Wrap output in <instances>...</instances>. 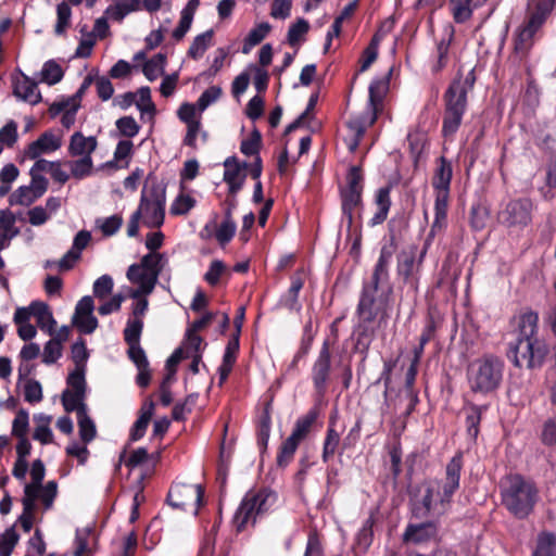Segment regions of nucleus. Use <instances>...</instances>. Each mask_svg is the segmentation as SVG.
Masks as SVG:
<instances>
[{"mask_svg": "<svg viewBox=\"0 0 556 556\" xmlns=\"http://www.w3.org/2000/svg\"><path fill=\"white\" fill-rule=\"evenodd\" d=\"M395 225H396V220L395 219H391L389 222L390 244L383 245L381 248L380 255H379L378 262L376 264V265H378L380 267H383L386 269H388V266H389V263L391 261V257H392L393 253L396 250Z\"/></svg>", "mask_w": 556, "mask_h": 556, "instance_id": "obj_26", "label": "nucleus"}, {"mask_svg": "<svg viewBox=\"0 0 556 556\" xmlns=\"http://www.w3.org/2000/svg\"><path fill=\"white\" fill-rule=\"evenodd\" d=\"M36 192L30 186L20 187L10 197L11 204L30 205L39 197H35Z\"/></svg>", "mask_w": 556, "mask_h": 556, "instance_id": "obj_41", "label": "nucleus"}, {"mask_svg": "<svg viewBox=\"0 0 556 556\" xmlns=\"http://www.w3.org/2000/svg\"><path fill=\"white\" fill-rule=\"evenodd\" d=\"M85 397L86 395H76V392H73L71 389H65L61 396L64 410L67 413L76 412L77 416L80 414L81 407L87 412Z\"/></svg>", "mask_w": 556, "mask_h": 556, "instance_id": "obj_29", "label": "nucleus"}, {"mask_svg": "<svg viewBox=\"0 0 556 556\" xmlns=\"http://www.w3.org/2000/svg\"><path fill=\"white\" fill-rule=\"evenodd\" d=\"M92 533L90 528L78 529L76 531V548L74 551V556H84L91 553L89 547V539Z\"/></svg>", "mask_w": 556, "mask_h": 556, "instance_id": "obj_40", "label": "nucleus"}, {"mask_svg": "<svg viewBox=\"0 0 556 556\" xmlns=\"http://www.w3.org/2000/svg\"><path fill=\"white\" fill-rule=\"evenodd\" d=\"M275 503L276 495L271 491L262 490L256 493H248L235 515L233 522L237 531H243L250 520L254 525L256 518L270 510Z\"/></svg>", "mask_w": 556, "mask_h": 556, "instance_id": "obj_7", "label": "nucleus"}, {"mask_svg": "<svg viewBox=\"0 0 556 556\" xmlns=\"http://www.w3.org/2000/svg\"><path fill=\"white\" fill-rule=\"evenodd\" d=\"M541 438L545 445L556 444V419H548L545 421Z\"/></svg>", "mask_w": 556, "mask_h": 556, "instance_id": "obj_64", "label": "nucleus"}, {"mask_svg": "<svg viewBox=\"0 0 556 556\" xmlns=\"http://www.w3.org/2000/svg\"><path fill=\"white\" fill-rule=\"evenodd\" d=\"M37 420L40 422L35 428L33 438L39 441L42 444H49L52 442L53 434L51 429L49 428V422L51 420L50 416L40 415Z\"/></svg>", "mask_w": 556, "mask_h": 556, "instance_id": "obj_37", "label": "nucleus"}, {"mask_svg": "<svg viewBox=\"0 0 556 556\" xmlns=\"http://www.w3.org/2000/svg\"><path fill=\"white\" fill-rule=\"evenodd\" d=\"M66 382L72 388L71 390L76 392V395H86L85 367H75L68 375Z\"/></svg>", "mask_w": 556, "mask_h": 556, "instance_id": "obj_36", "label": "nucleus"}, {"mask_svg": "<svg viewBox=\"0 0 556 556\" xmlns=\"http://www.w3.org/2000/svg\"><path fill=\"white\" fill-rule=\"evenodd\" d=\"M452 164L446 157L440 156L439 165L432 178V186L435 190L450 191L452 180Z\"/></svg>", "mask_w": 556, "mask_h": 556, "instance_id": "obj_24", "label": "nucleus"}, {"mask_svg": "<svg viewBox=\"0 0 556 556\" xmlns=\"http://www.w3.org/2000/svg\"><path fill=\"white\" fill-rule=\"evenodd\" d=\"M392 289L376 291L363 289L359 303L357 305V314L363 323H372L376 318L384 320L388 316V305Z\"/></svg>", "mask_w": 556, "mask_h": 556, "instance_id": "obj_9", "label": "nucleus"}, {"mask_svg": "<svg viewBox=\"0 0 556 556\" xmlns=\"http://www.w3.org/2000/svg\"><path fill=\"white\" fill-rule=\"evenodd\" d=\"M78 427H79V437L81 441L87 444L91 442L97 434L96 425L93 420L89 417L88 413L80 408V414L77 416Z\"/></svg>", "mask_w": 556, "mask_h": 556, "instance_id": "obj_30", "label": "nucleus"}, {"mask_svg": "<svg viewBox=\"0 0 556 556\" xmlns=\"http://www.w3.org/2000/svg\"><path fill=\"white\" fill-rule=\"evenodd\" d=\"M92 159L90 155L81 156L72 163V175L77 179L88 176L92 170Z\"/></svg>", "mask_w": 556, "mask_h": 556, "instance_id": "obj_46", "label": "nucleus"}, {"mask_svg": "<svg viewBox=\"0 0 556 556\" xmlns=\"http://www.w3.org/2000/svg\"><path fill=\"white\" fill-rule=\"evenodd\" d=\"M539 315L531 309L522 313L517 321V338L510 342L507 357L514 366L528 369L541 368L548 353L546 343L538 338Z\"/></svg>", "mask_w": 556, "mask_h": 556, "instance_id": "obj_1", "label": "nucleus"}, {"mask_svg": "<svg viewBox=\"0 0 556 556\" xmlns=\"http://www.w3.org/2000/svg\"><path fill=\"white\" fill-rule=\"evenodd\" d=\"M127 278L132 282V283H138L140 287H142L143 289V292L146 294H150L151 292H148L146 290V283H147V280L150 278V276L148 275V273L142 268V266L140 264H132L128 267V270H127Z\"/></svg>", "mask_w": 556, "mask_h": 556, "instance_id": "obj_47", "label": "nucleus"}, {"mask_svg": "<svg viewBox=\"0 0 556 556\" xmlns=\"http://www.w3.org/2000/svg\"><path fill=\"white\" fill-rule=\"evenodd\" d=\"M166 64V54L157 53L152 59L148 60L142 67L144 76L150 80H155L160 75L164 74V66Z\"/></svg>", "mask_w": 556, "mask_h": 556, "instance_id": "obj_27", "label": "nucleus"}, {"mask_svg": "<svg viewBox=\"0 0 556 556\" xmlns=\"http://www.w3.org/2000/svg\"><path fill=\"white\" fill-rule=\"evenodd\" d=\"M388 269L376 265L370 280L364 285L363 289L379 292V285L383 281H388Z\"/></svg>", "mask_w": 556, "mask_h": 556, "instance_id": "obj_52", "label": "nucleus"}, {"mask_svg": "<svg viewBox=\"0 0 556 556\" xmlns=\"http://www.w3.org/2000/svg\"><path fill=\"white\" fill-rule=\"evenodd\" d=\"M236 232V224L233 220H225L220 224L219 228L216 231L217 241L224 245L228 243Z\"/></svg>", "mask_w": 556, "mask_h": 556, "instance_id": "obj_57", "label": "nucleus"}, {"mask_svg": "<svg viewBox=\"0 0 556 556\" xmlns=\"http://www.w3.org/2000/svg\"><path fill=\"white\" fill-rule=\"evenodd\" d=\"M27 430L28 413L25 409L21 408L13 420L12 434L14 437H24L26 435Z\"/></svg>", "mask_w": 556, "mask_h": 556, "instance_id": "obj_55", "label": "nucleus"}, {"mask_svg": "<svg viewBox=\"0 0 556 556\" xmlns=\"http://www.w3.org/2000/svg\"><path fill=\"white\" fill-rule=\"evenodd\" d=\"M13 93L30 104H37L41 100V93L37 90V83L23 75L22 80L13 81Z\"/></svg>", "mask_w": 556, "mask_h": 556, "instance_id": "obj_22", "label": "nucleus"}, {"mask_svg": "<svg viewBox=\"0 0 556 556\" xmlns=\"http://www.w3.org/2000/svg\"><path fill=\"white\" fill-rule=\"evenodd\" d=\"M434 488L424 482L420 486H416L409 491L412 514L416 519H425L429 516L432 505Z\"/></svg>", "mask_w": 556, "mask_h": 556, "instance_id": "obj_14", "label": "nucleus"}, {"mask_svg": "<svg viewBox=\"0 0 556 556\" xmlns=\"http://www.w3.org/2000/svg\"><path fill=\"white\" fill-rule=\"evenodd\" d=\"M143 328L141 319H129L124 330V339L127 344H138Z\"/></svg>", "mask_w": 556, "mask_h": 556, "instance_id": "obj_42", "label": "nucleus"}, {"mask_svg": "<svg viewBox=\"0 0 556 556\" xmlns=\"http://www.w3.org/2000/svg\"><path fill=\"white\" fill-rule=\"evenodd\" d=\"M64 72L59 63L54 60H49L43 64L41 71V79L48 85H54L61 81Z\"/></svg>", "mask_w": 556, "mask_h": 556, "instance_id": "obj_35", "label": "nucleus"}, {"mask_svg": "<svg viewBox=\"0 0 556 556\" xmlns=\"http://www.w3.org/2000/svg\"><path fill=\"white\" fill-rule=\"evenodd\" d=\"M448 192L450 191L437 190L434 204L435 219L431 227V232H433L437 227L441 228L442 223L446 219Z\"/></svg>", "mask_w": 556, "mask_h": 556, "instance_id": "obj_34", "label": "nucleus"}, {"mask_svg": "<svg viewBox=\"0 0 556 556\" xmlns=\"http://www.w3.org/2000/svg\"><path fill=\"white\" fill-rule=\"evenodd\" d=\"M263 141H262V134L257 128H254L251 131V135L248 139H244L241 141L240 144V151L245 156H260V150L262 148Z\"/></svg>", "mask_w": 556, "mask_h": 556, "instance_id": "obj_33", "label": "nucleus"}, {"mask_svg": "<svg viewBox=\"0 0 556 556\" xmlns=\"http://www.w3.org/2000/svg\"><path fill=\"white\" fill-rule=\"evenodd\" d=\"M31 483L25 485L23 506H26V510H34L36 505L35 502L39 497V492L42 488V480L45 478V465L41 459L33 462L31 469Z\"/></svg>", "mask_w": 556, "mask_h": 556, "instance_id": "obj_15", "label": "nucleus"}, {"mask_svg": "<svg viewBox=\"0 0 556 556\" xmlns=\"http://www.w3.org/2000/svg\"><path fill=\"white\" fill-rule=\"evenodd\" d=\"M140 265L150 276L144 286L146 290L152 292L164 268L165 256L162 253H148L141 258Z\"/></svg>", "mask_w": 556, "mask_h": 556, "instance_id": "obj_18", "label": "nucleus"}, {"mask_svg": "<svg viewBox=\"0 0 556 556\" xmlns=\"http://www.w3.org/2000/svg\"><path fill=\"white\" fill-rule=\"evenodd\" d=\"M330 365L331 354L329 350V343L325 341L319 352L318 358L313 367V380L319 394L324 393L325 391L326 382L330 372Z\"/></svg>", "mask_w": 556, "mask_h": 556, "instance_id": "obj_16", "label": "nucleus"}, {"mask_svg": "<svg viewBox=\"0 0 556 556\" xmlns=\"http://www.w3.org/2000/svg\"><path fill=\"white\" fill-rule=\"evenodd\" d=\"M222 94V88L218 86L208 87L199 98L197 104L201 111H204L212 102L216 101Z\"/></svg>", "mask_w": 556, "mask_h": 556, "instance_id": "obj_61", "label": "nucleus"}, {"mask_svg": "<svg viewBox=\"0 0 556 556\" xmlns=\"http://www.w3.org/2000/svg\"><path fill=\"white\" fill-rule=\"evenodd\" d=\"M113 290V279L109 275H103L98 278L93 283V294L96 298L102 300L111 294Z\"/></svg>", "mask_w": 556, "mask_h": 556, "instance_id": "obj_50", "label": "nucleus"}, {"mask_svg": "<svg viewBox=\"0 0 556 556\" xmlns=\"http://www.w3.org/2000/svg\"><path fill=\"white\" fill-rule=\"evenodd\" d=\"M363 175L359 166H351L346 175V187L341 189L342 212L349 227L353 224V210L362 204Z\"/></svg>", "mask_w": 556, "mask_h": 556, "instance_id": "obj_11", "label": "nucleus"}, {"mask_svg": "<svg viewBox=\"0 0 556 556\" xmlns=\"http://www.w3.org/2000/svg\"><path fill=\"white\" fill-rule=\"evenodd\" d=\"M318 415V409L313 408L296 420L291 435L287 438L280 446V452L277 457V465L279 467L283 468L291 462L300 442L307 437Z\"/></svg>", "mask_w": 556, "mask_h": 556, "instance_id": "obj_8", "label": "nucleus"}, {"mask_svg": "<svg viewBox=\"0 0 556 556\" xmlns=\"http://www.w3.org/2000/svg\"><path fill=\"white\" fill-rule=\"evenodd\" d=\"M116 127L121 135L128 138L135 137L140 129V126L137 124L132 116H123L118 118L116 121Z\"/></svg>", "mask_w": 556, "mask_h": 556, "instance_id": "obj_48", "label": "nucleus"}, {"mask_svg": "<svg viewBox=\"0 0 556 556\" xmlns=\"http://www.w3.org/2000/svg\"><path fill=\"white\" fill-rule=\"evenodd\" d=\"M97 146L98 141L96 137H85L81 132L76 131L71 137L68 152L72 156H91Z\"/></svg>", "mask_w": 556, "mask_h": 556, "instance_id": "obj_21", "label": "nucleus"}, {"mask_svg": "<svg viewBox=\"0 0 556 556\" xmlns=\"http://www.w3.org/2000/svg\"><path fill=\"white\" fill-rule=\"evenodd\" d=\"M72 324L79 329L80 332L89 334L98 327V319L94 316H73Z\"/></svg>", "mask_w": 556, "mask_h": 556, "instance_id": "obj_56", "label": "nucleus"}, {"mask_svg": "<svg viewBox=\"0 0 556 556\" xmlns=\"http://www.w3.org/2000/svg\"><path fill=\"white\" fill-rule=\"evenodd\" d=\"M62 356V345L59 340H49L42 353V363L47 365L54 364Z\"/></svg>", "mask_w": 556, "mask_h": 556, "instance_id": "obj_44", "label": "nucleus"}, {"mask_svg": "<svg viewBox=\"0 0 556 556\" xmlns=\"http://www.w3.org/2000/svg\"><path fill=\"white\" fill-rule=\"evenodd\" d=\"M195 205V200L188 194H180L170 206L173 215H185Z\"/></svg>", "mask_w": 556, "mask_h": 556, "instance_id": "obj_49", "label": "nucleus"}, {"mask_svg": "<svg viewBox=\"0 0 556 556\" xmlns=\"http://www.w3.org/2000/svg\"><path fill=\"white\" fill-rule=\"evenodd\" d=\"M533 203L528 198L509 201L498 213V219L507 227H526L532 220Z\"/></svg>", "mask_w": 556, "mask_h": 556, "instance_id": "obj_13", "label": "nucleus"}, {"mask_svg": "<svg viewBox=\"0 0 556 556\" xmlns=\"http://www.w3.org/2000/svg\"><path fill=\"white\" fill-rule=\"evenodd\" d=\"M270 29H271V26L267 22H263V23L258 24L247 36L248 45L256 46V45L261 43L263 41V39L268 35Z\"/></svg>", "mask_w": 556, "mask_h": 556, "instance_id": "obj_58", "label": "nucleus"}, {"mask_svg": "<svg viewBox=\"0 0 556 556\" xmlns=\"http://www.w3.org/2000/svg\"><path fill=\"white\" fill-rule=\"evenodd\" d=\"M555 554L556 535L551 532H542L539 534L533 556H555Z\"/></svg>", "mask_w": 556, "mask_h": 556, "instance_id": "obj_31", "label": "nucleus"}, {"mask_svg": "<svg viewBox=\"0 0 556 556\" xmlns=\"http://www.w3.org/2000/svg\"><path fill=\"white\" fill-rule=\"evenodd\" d=\"M224 166L226 168L224 173V181L230 182L240 179V177L244 174L242 172L248 169L249 163H240L236 156H229L224 162Z\"/></svg>", "mask_w": 556, "mask_h": 556, "instance_id": "obj_32", "label": "nucleus"}, {"mask_svg": "<svg viewBox=\"0 0 556 556\" xmlns=\"http://www.w3.org/2000/svg\"><path fill=\"white\" fill-rule=\"evenodd\" d=\"M419 265L416 264L414 252H402L397 257V275L414 290L418 287Z\"/></svg>", "mask_w": 556, "mask_h": 556, "instance_id": "obj_17", "label": "nucleus"}, {"mask_svg": "<svg viewBox=\"0 0 556 556\" xmlns=\"http://www.w3.org/2000/svg\"><path fill=\"white\" fill-rule=\"evenodd\" d=\"M225 269H226V266L222 261L214 260L211 263L207 273L204 275V279L206 280V282L208 285L215 286L218 283L219 278H220L222 274L225 271Z\"/></svg>", "mask_w": 556, "mask_h": 556, "instance_id": "obj_62", "label": "nucleus"}, {"mask_svg": "<svg viewBox=\"0 0 556 556\" xmlns=\"http://www.w3.org/2000/svg\"><path fill=\"white\" fill-rule=\"evenodd\" d=\"M504 506L517 518H526L533 509L538 497L535 485L520 475L507 477V486L502 492Z\"/></svg>", "mask_w": 556, "mask_h": 556, "instance_id": "obj_3", "label": "nucleus"}, {"mask_svg": "<svg viewBox=\"0 0 556 556\" xmlns=\"http://www.w3.org/2000/svg\"><path fill=\"white\" fill-rule=\"evenodd\" d=\"M56 494L58 483L55 481H49L45 486L41 488L39 495L46 509L52 507Z\"/></svg>", "mask_w": 556, "mask_h": 556, "instance_id": "obj_63", "label": "nucleus"}, {"mask_svg": "<svg viewBox=\"0 0 556 556\" xmlns=\"http://www.w3.org/2000/svg\"><path fill=\"white\" fill-rule=\"evenodd\" d=\"M435 534L437 526L433 521H426L418 525L409 523L403 534V541L421 543L430 540Z\"/></svg>", "mask_w": 556, "mask_h": 556, "instance_id": "obj_20", "label": "nucleus"}, {"mask_svg": "<svg viewBox=\"0 0 556 556\" xmlns=\"http://www.w3.org/2000/svg\"><path fill=\"white\" fill-rule=\"evenodd\" d=\"M24 397L29 403H38L42 400L41 384L34 379L26 381L24 386Z\"/></svg>", "mask_w": 556, "mask_h": 556, "instance_id": "obj_53", "label": "nucleus"}, {"mask_svg": "<svg viewBox=\"0 0 556 556\" xmlns=\"http://www.w3.org/2000/svg\"><path fill=\"white\" fill-rule=\"evenodd\" d=\"M339 442H340L339 433L334 429L329 428L327 431L325 443H324V451H323L324 462H327L329 459V457L333 456V454L339 445Z\"/></svg>", "mask_w": 556, "mask_h": 556, "instance_id": "obj_51", "label": "nucleus"}, {"mask_svg": "<svg viewBox=\"0 0 556 556\" xmlns=\"http://www.w3.org/2000/svg\"><path fill=\"white\" fill-rule=\"evenodd\" d=\"M391 75L392 68L389 70L384 78L376 79L369 86V110L371 111V116L369 118L364 115L356 116L346 123L350 130L354 134L353 143L350 146L351 151L356 150L367 127L374 125L377 121L378 113L382 110V101L388 91Z\"/></svg>", "mask_w": 556, "mask_h": 556, "instance_id": "obj_6", "label": "nucleus"}, {"mask_svg": "<svg viewBox=\"0 0 556 556\" xmlns=\"http://www.w3.org/2000/svg\"><path fill=\"white\" fill-rule=\"evenodd\" d=\"M214 31L213 29H208L203 34L198 35L193 41L191 42L189 49H188V56L197 60L201 58L206 49L208 48L212 38H213Z\"/></svg>", "mask_w": 556, "mask_h": 556, "instance_id": "obj_28", "label": "nucleus"}, {"mask_svg": "<svg viewBox=\"0 0 556 556\" xmlns=\"http://www.w3.org/2000/svg\"><path fill=\"white\" fill-rule=\"evenodd\" d=\"M61 147V140L52 131H45L37 140L33 141L26 151L28 157L35 160L41 153L55 151Z\"/></svg>", "mask_w": 556, "mask_h": 556, "instance_id": "obj_19", "label": "nucleus"}, {"mask_svg": "<svg viewBox=\"0 0 556 556\" xmlns=\"http://www.w3.org/2000/svg\"><path fill=\"white\" fill-rule=\"evenodd\" d=\"M476 83L475 71L471 70L465 77L460 72L452 80L443 94L444 113L442 121V136L444 138L453 137L459 129L464 114L467 110V94Z\"/></svg>", "mask_w": 556, "mask_h": 556, "instance_id": "obj_2", "label": "nucleus"}, {"mask_svg": "<svg viewBox=\"0 0 556 556\" xmlns=\"http://www.w3.org/2000/svg\"><path fill=\"white\" fill-rule=\"evenodd\" d=\"M98 97L102 101H108L114 93V87L111 80L105 76H99L94 79Z\"/></svg>", "mask_w": 556, "mask_h": 556, "instance_id": "obj_60", "label": "nucleus"}, {"mask_svg": "<svg viewBox=\"0 0 556 556\" xmlns=\"http://www.w3.org/2000/svg\"><path fill=\"white\" fill-rule=\"evenodd\" d=\"M376 204L379 206V210L370 220L371 226L380 225L387 219L391 206L390 187H382L378 190Z\"/></svg>", "mask_w": 556, "mask_h": 556, "instance_id": "obj_25", "label": "nucleus"}, {"mask_svg": "<svg viewBox=\"0 0 556 556\" xmlns=\"http://www.w3.org/2000/svg\"><path fill=\"white\" fill-rule=\"evenodd\" d=\"M309 30V24L304 18H298V21L292 24L288 30V42L291 46L296 45L301 37L304 36Z\"/></svg>", "mask_w": 556, "mask_h": 556, "instance_id": "obj_43", "label": "nucleus"}, {"mask_svg": "<svg viewBox=\"0 0 556 556\" xmlns=\"http://www.w3.org/2000/svg\"><path fill=\"white\" fill-rule=\"evenodd\" d=\"M481 420V410L478 406H471L466 417L467 431L472 438H477L479 432V424Z\"/></svg>", "mask_w": 556, "mask_h": 556, "instance_id": "obj_54", "label": "nucleus"}, {"mask_svg": "<svg viewBox=\"0 0 556 556\" xmlns=\"http://www.w3.org/2000/svg\"><path fill=\"white\" fill-rule=\"evenodd\" d=\"M88 356L89 353L83 339H79L72 345V359L76 367H85V363L87 362Z\"/></svg>", "mask_w": 556, "mask_h": 556, "instance_id": "obj_59", "label": "nucleus"}, {"mask_svg": "<svg viewBox=\"0 0 556 556\" xmlns=\"http://www.w3.org/2000/svg\"><path fill=\"white\" fill-rule=\"evenodd\" d=\"M552 11V0H531L528 4V20L517 35L513 59L521 62L532 47L534 34Z\"/></svg>", "mask_w": 556, "mask_h": 556, "instance_id": "obj_5", "label": "nucleus"}, {"mask_svg": "<svg viewBox=\"0 0 556 556\" xmlns=\"http://www.w3.org/2000/svg\"><path fill=\"white\" fill-rule=\"evenodd\" d=\"M504 363L492 354L475 359L468 367L470 390L475 393L495 391L503 379Z\"/></svg>", "mask_w": 556, "mask_h": 556, "instance_id": "obj_4", "label": "nucleus"}, {"mask_svg": "<svg viewBox=\"0 0 556 556\" xmlns=\"http://www.w3.org/2000/svg\"><path fill=\"white\" fill-rule=\"evenodd\" d=\"M450 4L456 23H464L470 18L472 5L467 0H451Z\"/></svg>", "mask_w": 556, "mask_h": 556, "instance_id": "obj_38", "label": "nucleus"}, {"mask_svg": "<svg viewBox=\"0 0 556 556\" xmlns=\"http://www.w3.org/2000/svg\"><path fill=\"white\" fill-rule=\"evenodd\" d=\"M490 212L486 206L478 203L471 207L470 225L475 230H481L485 227Z\"/></svg>", "mask_w": 556, "mask_h": 556, "instance_id": "obj_39", "label": "nucleus"}, {"mask_svg": "<svg viewBox=\"0 0 556 556\" xmlns=\"http://www.w3.org/2000/svg\"><path fill=\"white\" fill-rule=\"evenodd\" d=\"M203 498L204 488L201 484L178 483L169 490L166 501L172 507L184 510L193 506L194 514H198Z\"/></svg>", "mask_w": 556, "mask_h": 556, "instance_id": "obj_12", "label": "nucleus"}, {"mask_svg": "<svg viewBox=\"0 0 556 556\" xmlns=\"http://www.w3.org/2000/svg\"><path fill=\"white\" fill-rule=\"evenodd\" d=\"M33 316L36 317L37 326L53 336L55 331L56 321L54 320L52 313L45 302L35 301L31 303Z\"/></svg>", "mask_w": 556, "mask_h": 556, "instance_id": "obj_23", "label": "nucleus"}, {"mask_svg": "<svg viewBox=\"0 0 556 556\" xmlns=\"http://www.w3.org/2000/svg\"><path fill=\"white\" fill-rule=\"evenodd\" d=\"M58 22L55 25V33L62 35L70 24L72 10L71 7L65 2H61L56 7Z\"/></svg>", "mask_w": 556, "mask_h": 556, "instance_id": "obj_45", "label": "nucleus"}, {"mask_svg": "<svg viewBox=\"0 0 556 556\" xmlns=\"http://www.w3.org/2000/svg\"><path fill=\"white\" fill-rule=\"evenodd\" d=\"M141 215H144V225L150 228H160L165 217V187L152 181L150 198L142 194L140 206Z\"/></svg>", "mask_w": 556, "mask_h": 556, "instance_id": "obj_10", "label": "nucleus"}]
</instances>
